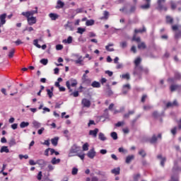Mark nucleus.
Segmentation results:
<instances>
[{"mask_svg": "<svg viewBox=\"0 0 181 181\" xmlns=\"http://www.w3.org/2000/svg\"><path fill=\"white\" fill-rule=\"evenodd\" d=\"M13 54H15V49H11L8 53L9 59H12V57H13Z\"/></svg>", "mask_w": 181, "mask_h": 181, "instance_id": "79ce46f5", "label": "nucleus"}, {"mask_svg": "<svg viewBox=\"0 0 181 181\" xmlns=\"http://www.w3.org/2000/svg\"><path fill=\"white\" fill-rule=\"evenodd\" d=\"M49 17L51 18L52 21H56V19L59 18V15L54 13H51L49 14Z\"/></svg>", "mask_w": 181, "mask_h": 181, "instance_id": "aec40b11", "label": "nucleus"}, {"mask_svg": "<svg viewBox=\"0 0 181 181\" xmlns=\"http://www.w3.org/2000/svg\"><path fill=\"white\" fill-rule=\"evenodd\" d=\"M120 170H121V168H115V169H113V170H112V173H113V175H119V172H120Z\"/></svg>", "mask_w": 181, "mask_h": 181, "instance_id": "72a5a7b5", "label": "nucleus"}, {"mask_svg": "<svg viewBox=\"0 0 181 181\" xmlns=\"http://www.w3.org/2000/svg\"><path fill=\"white\" fill-rule=\"evenodd\" d=\"M83 151H88V143H85L83 145Z\"/></svg>", "mask_w": 181, "mask_h": 181, "instance_id": "6e6d98bb", "label": "nucleus"}, {"mask_svg": "<svg viewBox=\"0 0 181 181\" xmlns=\"http://www.w3.org/2000/svg\"><path fill=\"white\" fill-rule=\"evenodd\" d=\"M70 95H73L74 97H78L79 94H78V90H76L74 93H71L70 94Z\"/></svg>", "mask_w": 181, "mask_h": 181, "instance_id": "e2e57ef3", "label": "nucleus"}, {"mask_svg": "<svg viewBox=\"0 0 181 181\" xmlns=\"http://www.w3.org/2000/svg\"><path fill=\"white\" fill-rule=\"evenodd\" d=\"M76 156H78V158H80V159H81V160H84V158L86 156V154H84V153H82V154L77 153Z\"/></svg>", "mask_w": 181, "mask_h": 181, "instance_id": "603ef678", "label": "nucleus"}, {"mask_svg": "<svg viewBox=\"0 0 181 181\" xmlns=\"http://www.w3.org/2000/svg\"><path fill=\"white\" fill-rule=\"evenodd\" d=\"M127 46L128 44L127 43V41H123L120 42V47H122V49H125Z\"/></svg>", "mask_w": 181, "mask_h": 181, "instance_id": "49530a36", "label": "nucleus"}, {"mask_svg": "<svg viewBox=\"0 0 181 181\" xmlns=\"http://www.w3.org/2000/svg\"><path fill=\"white\" fill-rule=\"evenodd\" d=\"M170 5H171V9H172L173 11H175V9H176V8H177V4H178L179 3H176V2L173 1H171L170 2Z\"/></svg>", "mask_w": 181, "mask_h": 181, "instance_id": "7c9ffc66", "label": "nucleus"}, {"mask_svg": "<svg viewBox=\"0 0 181 181\" xmlns=\"http://www.w3.org/2000/svg\"><path fill=\"white\" fill-rule=\"evenodd\" d=\"M85 31H86V28H78L77 33H80V35H83V33H84Z\"/></svg>", "mask_w": 181, "mask_h": 181, "instance_id": "09e8293b", "label": "nucleus"}, {"mask_svg": "<svg viewBox=\"0 0 181 181\" xmlns=\"http://www.w3.org/2000/svg\"><path fill=\"white\" fill-rule=\"evenodd\" d=\"M51 163H52V165H57V163H60V159H56V158L54 157L51 160Z\"/></svg>", "mask_w": 181, "mask_h": 181, "instance_id": "58836bf2", "label": "nucleus"}, {"mask_svg": "<svg viewBox=\"0 0 181 181\" xmlns=\"http://www.w3.org/2000/svg\"><path fill=\"white\" fill-rule=\"evenodd\" d=\"M139 177H141V175L136 174L134 176V181H138L139 180Z\"/></svg>", "mask_w": 181, "mask_h": 181, "instance_id": "680f3d73", "label": "nucleus"}, {"mask_svg": "<svg viewBox=\"0 0 181 181\" xmlns=\"http://www.w3.org/2000/svg\"><path fill=\"white\" fill-rule=\"evenodd\" d=\"M65 29H69V30H74V27H73V23L68 21L66 24L64 25Z\"/></svg>", "mask_w": 181, "mask_h": 181, "instance_id": "f3484780", "label": "nucleus"}, {"mask_svg": "<svg viewBox=\"0 0 181 181\" xmlns=\"http://www.w3.org/2000/svg\"><path fill=\"white\" fill-rule=\"evenodd\" d=\"M166 2V0H158L157 4L158 5V9H160V11H168V7L163 6V4H165Z\"/></svg>", "mask_w": 181, "mask_h": 181, "instance_id": "39448f33", "label": "nucleus"}, {"mask_svg": "<svg viewBox=\"0 0 181 181\" xmlns=\"http://www.w3.org/2000/svg\"><path fill=\"white\" fill-rule=\"evenodd\" d=\"M166 22H167V23H173V18H172L170 16H168L166 17Z\"/></svg>", "mask_w": 181, "mask_h": 181, "instance_id": "de8ad7c7", "label": "nucleus"}, {"mask_svg": "<svg viewBox=\"0 0 181 181\" xmlns=\"http://www.w3.org/2000/svg\"><path fill=\"white\" fill-rule=\"evenodd\" d=\"M143 1H145L146 4L141 5L140 8L144 10L149 9V8H151V0H143Z\"/></svg>", "mask_w": 181, "mask_h": 181, "instance_id": "9b49d317", "label": "nucleus"}, {"mask_svg": "<svg viewBox=\"0 0 181 181\" xmlns=\"http://www.w3.org/2000/svg\"><path fill=\"white\" fill-rule=\"evenodd\" d=\"M158 159L160 160V165L164 168L165 167V163L166 162V158L165 157H162L161 154H159L157 156Z\"/></svg>", "mask_w": 181, "mask_h": 181, "instance_id": "2eb2a0df", "label": "nucleus"}, {"mask_svg": "<svg viewBox=\"0 0 181 181\" xmlns=\"http://www.w3.org/2000/svg\"><path fill=\"white\" fill-rule=\"evenodd\" d=\"M78 173V169L77 168H72L71 174L74 175H77Z\"/></svg>", "mask_w": 181, "mask_h": 181, "instance_id": "3c124183", "label": "nucleus"}, {"mask_svg": "<svg viewBox=\"0 0 181 181\" xmlns=\"http://www.w3.org/2000/svg\"><path fill=\"white\" fill-rule=\"evenodd\" d=\"M29 163H30V165L31 166H34L35 165H37V161L35 162V160H29Z\"/></svg>", "mask_w": 181, "mask_h": 181, "instance_id": "338daca9", "label": "nucleus"}, {"mask_svg": "<svg viewBox=\"0 0 181 181\" xmlns=\"http://www.w3.org/2000/svg\"><path fill=\"white\" fill-rule=\"evenodd\" d=\"M81 148L76 144H74L70 149L69 153L68 154L69 158H71L73 156H76L78 152H80V150Z\"/></svg>", "mask_w": 181, "mask_h": 181, "instance_id": "f257e3e1", "label": "nucleus"}, {"mask_svg": "<svg viewBox=\"0 0 181 181\" xmlns=\"http://www.w3.org/2000/svg\"><path fill=\"white\" fill-rule=\"evenodd\" d=\"M176 90H177L178 93H181V85L172 84L170 86V90L171 93L176 91Z\"/></svg>", "mask_w": 181, "mask_h": 181, "instance_id": "0eeeda50", "label": "nucleus"}, {"mask_svg": "<svg viewBox=\"0 0 181 181\" xmlns=\"http://www.w3.org/2000/svg\"><path fill=\"white\" fill-rule=\"evenodd\" d=\"M98 139H100V141H107V138L105 137V134H104V133L103 132H100L98 134Z\"/></svg>", "mask_w": 181, "mask_h": 181, "instance_id": "412c9836", "label": "nucleus"}, {"mask_svg": "<svg viewBox=\"0 0 181 181\" xmlns=\"http://www.w3.org/2000/svg\"><path fill=\"white\" fill-rule=\"evenodd\" d=\"M33 45L38 49H40L42 47V46H40V45H39V40H34Z\"/></svg>", "mask_w": 181, "mask_h": 181, "instance_id": "ea45409f", "label": "nucleus"}, {"mask_svg": "<svg viewBox=\"0 0 181 181\" xmlns=\"http://www.w3.org/2000/svg\"><path fill=\"white\" fill-rule=\"evenodd\" d=\"M120 77H122V78H124L126 80H129V78H130L129 74H122V76H120Z\"/></svg>", "mask_w": 181, "mask_h": 181, "instance_id": "8fccbe9b", "label": "nucleus"}, {"mask_svg": "<svg viewBox=\"0 0 181 181\" xmlns=\"http://www.w3.org/2000/svg\"><path fill=\"white\" fill-rule=\"evenodd\" d=\"M135 11H136V6H132L129 11H126L125 13H127V15H129V13H134V12H135Z\"/></svg>", "mask_w": 181, "mask_h": 181, "instance_id": "5701e85b", "label": "nucleus"}, {"mask_svg": "<svg viewBox=\"0 0 181 181\" xmlns=\"http://www.w3.org/2000/svg\"><path fill=\"white\" fill-rule=\"evenodd\" d=\"M35 13H37V7H35V10L23 12L21 15H23V16H25V18H29V16H33Z\"/></svg>", "mask_w": 181, "mask_h": 181, "instance_id": "20e7f679", "label": "nucleus"}, {"mask_svg": "<svg viewBox=\"0 0 181 181\" xmlns=\"http://www.w3.org/2000/svg\"><path fill=\"white\" fill-rule=\"evenodd\" d=\"M14 145H16V141H15V139H12L9 142V146H13Z\"/></svg>", "mask_w": 181, "mask_h": 181, "instance_id": "5fc2aeb1", "label": "nucleus"}, {"mask_svg": "<svg viewBox=\"0 0 181 181\" xmlns=\"http://www.w3.org/2000/svg\"><path fill=\"white\" fill-rule=\"evenodd\" d=\"M51 142L54 146H57V144L59 142V137H54L51 139Z\"/></svg>", "mask_w": 181, "mask_h": 181, "instance_id": "bb28decb", "label": "nucleus"}, {"mask_svg": "<svg viewBox=\"0 0 181 181\" xmlns=\"http://www.w3.org/2000/svg\"><path fill=\"white\" fill-rule=\"evenodd\" d=\"M44 131H45V127H41L40 129L37 131L38 135H42Z\"/></svg>", "mask_w": 181, "mask_h": 181, "instance_id": "bf43d9fd", "label": "nucleus"}, {"mask_svg": "<svg viewBox=\"0 0 181 181\" xmlns=\"http://www.w3.org/2000/svg\"><path fill=\"white\" fill-rule=\"evenodd\" d=\"M63 43H68V45H70V43H72L73 42V37L69 36L66 40H64Z\"/></svg>", "mask_w": 181, "mask_h": 181, "instance_id": "c756f323", "label": "nucleus"}, {"mask_svg": "<svg viewBox=\"0 0 181 181\" xmlns=\"http://www.w3.org/2000/svg\"><path fill=\"white\" fill-rule=\"evenodd\" d=\"M41 125H42V124H40V122H37V121H36V120H34V121L33 122V127L34 128H36V129L40 128Z\"/></svg>", "mask_w": 181, "mask_h": 181, "instance_id": "a878e982", "label": "nucleus"}, {"mask_svg": "<svg viewBox=\"0 0 181 181\" xmlns=\"http://www.w3.org/2000/svg\"><path fill=\"white\" fill-rule=\"evenodd\" d=\"M135 114V110H130L128 113L124 115V118H129L130 115H134Z\"/></svg>", "mask_w": 181, "mask_h": 181, "instance_id": "cd10ccee", "label": "nucleus"}, {"mask_svg": "<svg viewBox=\"0 0 181 181\" xmlns=\"http://www.w3.org/2000/svg\"><path fill=\"white\" fill-rule=\"evenodd\" d=\"M26 30H28V32H32L33 31V28L32 27H29V28L27 27L25 28V29L23 30V33L26 32Z\"/></svg>", "mask_w": 181, "mask_h": 181, "instance_id": "13d9d810", "label": "nucleus"}, {"mask_svg": "<svg viewBox=\"0 0 181 181\" xmlns=\"http://www.w3.org/2000/svg\"><path fill=\"white\" fill-rule=\"evenodd\" d=\"M177 131V128L175 127L171 129V134H173V135H176Z\"/></svg>", "mask_w": 181, "mask_h": 181, "instance_id": "4d7b16f0", "label": "nucleus"}, {"mask_svg": "<svg viewBox=\"0 0 181 181\" xmlns=\"http://www.w3.org/2000/svg\"><path fill=\"white\" fill-rule=\"evenodd\" d=\"M142 71H144V68L142 67V66H134V71L133 72V74L134 76H139V74H141Z\"/></svg>", "mask_w": 181, "mask_h": 181, "instance_id": "423d86ee", "label": "nucleus"}, {"mask_svg": "<svg viewBox=\"0 0 181 181\" xmlns=\"http://www.w3.org/2000/svg\"><path fill=\"white\" fill-rule=\"evenodd\" d=\"M141 62H142V59H141V57H138L137 59H136L134 60L135 66H140L139 64H141Z\"/></svg>", "mask_w": 181, "mask_h": 181, "instance_id": "4c0bfd02", "label": "nucleus"}, {"mask_svg": "<svg viewBox=\"0 0 181 181\" xmlns=\"http://www.w3.org/2000/svg\"><path fill=\"white\" fill-rule=\"evenodd\" d=\"M26 18H27L28 23V25H30V26H32L33 25H35V23H36V22H37L36 17L28 16V17H26Z\"/></svg>", "mask_w": 181, "mask_h": 181, "instance_id": "9d476101", "label": "nucleus"}, {"mask_svg": "<svg viewBox=\"0 0 181 181\" xmlns=\"http://www.w3.org/2000/svg\"><path fill=\"white\" fill-rule=\"evenodd\" d=\"M6 13H3L0 15V28L2 25H5L6 23Z\"/></svg>", "mask_w": 181, "mask_h": 181, "instance_id": "f8f14e48", "label": "nucleus"}, {"mask_svg": "<svg viewBox=\"0 0 181 181\" xmlns=\"http://www.w3.org/2000/svg\"><path fill=\"white\" fill-rule=\"evenodd\" d=\"M139 155L142 156V158H145V156H146V152H145V150L141 148L139 151Z\"/></svg>", "mask_w": 181, "mask_h": 181, "instance_id": "c9c22d12", "label": "nucleus"}, {"mask_svg": "<svg viewBox=\"0 0 181 181\" xmlns=\"http://www.w3.org/2000/svg\"><path fill=\"white\" fill-rule=\"evenodd\" d=\"M138 49H146V45L145 42H141L138 45Z\"/></svg>", "mask_w": 181, "mask_h": 181, "instance_id": "c03bdc74", "label": "nucleus"}, {"mask_svg": "<svg viewBox=\"0 0 181 181\" xmlns=\"http://www.w3.org/2000/svg\"><path fill=\"white\" fill-rule=\"evenodd\" d=\"M175 80H181V74L178 71H175L174 74Z\"/></svg>", "mask_w": 181, "mask_h": 181, "instance_id": "2f4dec72", "label": "nucleus"}, {"mask_svg": "<svg viewBox=\"0 0 181 181\" xmlns=\"http://www.w3.org/2000/svg\"><path fill=\"white\" fill-rule=\"evenodd\" d=\"M5 152L6 153H9V148H8V146H3L0 150L1 153H4Z\"/></svg>", "mask_w": 181, "mask_h": 181, "instance_id": "b1692460", "label": "nucleus"}, {"mask_svg": "<svg viewBox=\"0 0 181 181\" xmlns=\"http://www.w3.org/2000/svg\"><path fill=\"white\" fill-rule=\"evenodd\" d=\"M158 139H162V134H158V136L153 134L151 138L148 139V142H150V144H156Z\"/></svg>", "mask_w": 181, "mask_h": 181, "instance_id": "7ed1b4c3", "label": "nucleus"}, {"mask_svg": "<svg viewBox=\"0 0 181 181\" xmlns=\"http://www.w3.org/2000/svg\"><path fill=\"white\" fill-rule=\"evenodd\" d=\"M175 37V39H179V37H181V31L176 33Z\"/></svg>", "mask_w": 181, "mask_h": 181, "instance_id": "69168bd1", "label": "nucleus"}, {"mask_svg": "<svg viewBox=\"0 0 181 181\" xmlns=\"http://www.w3.org/2000/svg\"><path fill=\"white\" fill-rule=\"evenodd\" d=\"M46 163L45 162V160L40 159L37 160V165H45Z\"/></svg>", "mask_w": 181, "mask_h": 181, "instance_id": "864d4df0", "label": "nucleus"}, {"mask_svg": "<svg viewBox=\"0 0 181 181\" xmlns=\"http://www.w3.org/2000/svg\"><path fill=\"white\" fill-rule=\"evenodd\" d=\"M105 74H107L109 77H112V74H114V73L111 71H105Z\"/></svg>", "mask_w": 181, "mask_h": 181, "instance_id": "052dcab7", "label": "nucleus"}, {"mask_svg": "<svg viewBox=\"0 0 181 181\" xmlns=\"http://www.w3.org/2000/svg\"><path fill=\"white\" fill-rule=\"evenodd\" d=\"M134 159H135V156H134V155L128 156L126 158V163H131V162H132V160H134Z\"/></svg>", "mask_w": 181, "mask_h": 181, "instance_id": "6ab92c4d", "label": "nucleus"}, {"mask_svg": "<svg viewBox=\"0 0 181 181\" xmlns=\"http://www.w3.org/2000/svg\"><path fill=\"white\" fill-rule=\"evenodd\" d=\"M77 84H78L77 80H76L74 78H71L69 81H67L66 82V86L68 90H69V93H71V91H73V90L71 89V87H76V86H77Z\"/></svg>", "mask_w": 181, "mask_h": 181, "instance_id": "f03ea898", "label": "nucleus"}, {"mask_svg": "<svg viewBox=\"0 0 181 181\" xmlns=\"http://www.w3.org/2000/svg\"><path fill=\"white\" fill-rule=\"evenodd\" d=\"M124 124V122H118L117 124H115V127H122Z\"/></svg>", "mask_w": 181, "mask_h": 181, "instance_id": "0e129e2a", "label": "nucleus"}, {"mask_svg": "<svg viewBox=\"0 0 181 181\" xmlns=\"http://www.w3.org/2000/svg\"><path fill=\"white\" fill-rule=\"evenodd\" d=\"M91 86L93 87V88H100V87H101V83L95 81L91 83Z\"/></svg>", "mask_w": 181, "mask_h": 181, "instance_id": "4be33fe9", "label": "nucleus"}, {"mask_svg": "<svg viewBox=\"0 0 181 181\" xmlns=\"http://www.w3.org/2000/svg\"><path fill=\"white\" fill-rule=\"evenodd\" d=\"M110 16V13L107 11H105L103 12V16L100 17V21H107L108 19V17Z\"/></svg>", "mask_w": 181, "mask_h": 181, "instance_id": "a211bd4d", "label": "nucleus"}, {"mask_svg": "<svg viewBox=\"0 0 181 181\" xmlns=\"http://www.w3.org/2000/svg\"><path fill=\"white\" fill-rule=\"evenodd\" d=\"M94 20H87L86 22V26H93L94 25Z\"/></svg>", "mask_w": 181, "mask_h": 181, "instance_id": "e433bc0d", "label": "nucleus"}, {"mask_svg": "<svg viewBox=\"0 0 181 181\" xmlns=\"http://www.w3.org/2000/svg\"><path fill=\"white\" fill-rule=\"evenodd\" d=\"M131 90V85L129 83L124 85L122 89V94H127Z\"/></svg>", "mask_w": 181, "mask_h": 181, "instance_id": "4468645a", "label": "nucleus"}, {"mask_svg": "<svg viewBox=\"0 0 181 181\" xmlns=\"http://www.w3.org/2000/svg\"><path fill=\"white\" fill-rule=\"evenodd\" d=\"M40 63H41V64H43L44 66H46L47 63H49V60L47 59H42L40 61Z\"/></svg>", "mask_w": 181, "mask_h": 181, "instance_id": "a18cd8bd", "label": "nucleus"}, {"mask_svg": "<svg viewBox=\"0 0 181 181\" xmlns=\"http://www.w3.org/2000/svg\"><path fill=\"white\" fill-rule=\"evenodd\" d=\"M56 49H57V50H62V49H63V45H56Z\"/></svg>", "mask_w": 181, "mask_h": 181, "instance_id": "774afa93", "label": "nucleus"}, {"mask_svg": "<svg viewBox=\"0 0 181 181\" xmlns=\"http://www.w3.org/2000/svg\"><path fill=\"white\" fill-rule=\"evenodd\" d=\"M110 136L112 138V139H114V141H117V139H118V134L115 132H112L110 134Z\"/></svg>", "mask_w": 181, "mask_h": 181, "instance_id": "f704fd0d", "label": "nucleus"}, {"mask_svg": "<svg viewBox=\"0 0 181 181\" xmlns=\"http://www.w3.org/2000/svg\"><path fill=\"white\" fill-rule=\"evenodd\" d=\"M27 127H29V122H22L20 124V128H26Z\"/></svg>", "mask_w": 181, "mask_h": 181, "instance_id": "473e14b6", "label": "nucleus"}, {"mask_svg": "<svg viewBox=\"0 0 181 181\" xmlns=\"http://www.w3.org/2000/svg\"><path fill=\"white\" fill-rule=\"evenodd\" d=\"M64 6V3L61 1L60 0L57 1V6H56L57 9H60Z\"/></svg>", "mask_w": 181, "mask_h": 181, "instance_id": "c85d7f7f", "label": "nucleus"}, {"mask_svg": "<svg viewBox=\"0 0 181 181\" xmlns=\"http://www.w3.org/2000/svg\"><path fill=\"white\" fill-rule=\"evenodd\" d=\"M99 129H95L94 130H90L89 131V135L92 136L93 138H97V134H98Z\"/></svg>", "mask_w": 181, "mask_h": 181, "instance_id": "dca6fc26", "label": "nucleus"}, {"mask_svg": "<svg viewBox=\"0 0 181 181\" xmlns=\"http://www.w3.org/2000/svg\"><path fill=\"white\" fill-rule=\"evenodd\" d=\"M75 57H77L78 59L76 60H74V63L75 64H78L79 66H83V56H80L78 54H75Z\"/></svg>", "mask_w": 181, "mask_h": 181, "instance_id": "1a4fd4ad", "label": "nucleus"}, {"mask_svg": "<svg viewBox=\"0 0 181 181\" xmlns=\"http://www.w3.org/2000/svg\"><path fill=\"white\" fill-rule=\"evenodd\" d=\"M51 90H50V89H47V95L49 97V98L53 97V88H52Z\"/></svg>", "mask_w": 181, "mask_h": 181, "instance_id": "a19ab883", "label": "nucleus"}, {"mask_svg": "<svg viewBox=\"0 0 181 181\" xmlns=\"http://www.w3.org/2000/svg\"><path fill=\"white\" fill-rule=\"evenodd\" d=\"M132 40H134V42H137V43H139V42H141V37H136V34H134L133 36Z\"/></svg>", "mask_w": 181, "mask_h": 181, "instance_id": "37998d69", "label": "nucleus"}, {"mask_svg": "<svg viewBox=\"0 0 181 181\" xmlns=\"http://www.w3.org/2000/svg\"><path fill=\"white\" fill-rule=\"evenodd\" d=\"M144 32H146V28H145V26H143V29L134 30L135 35H136V33H144Z\"/></svg>", "mask_w": 181, "mask_h": 181, "instance_id": "393cba45", "label": "nucleus"}, {"mask_svg": "<svg viewBox=\"0 0 181 181\" xmlns=\"http://www.w3.org/2000/svg\"><path fill=\"white\" fill-rule=\"evenodd\" d=\"M95 150H94V148H92L87 153V156L90 159H94V158L95 157Z\"/></svg>", "mask_w": 181, "mask_h": 181, "instance_id": "ddd939ff", "label": "nucleus"}, {"mask_svg": "<svg viewBox=\"0 0 181 181\" xmlns=\"http://www.w3.org/2000/svg\"><path fill=\"white\" fill-rule=\"evenodd\" d=\"M81 104L83 107L86 108H90V107H91V101L87 98L82 99Z\"/></svg>", "mask_w": 181, "mask_h": 181, "instance_id": "6e6552de", "label": "nucleus"}]
</instances>
